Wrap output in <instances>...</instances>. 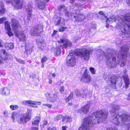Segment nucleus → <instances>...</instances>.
<instances>
[{
    "mask_svg": "<svg viewBox=\"0 0 130 130\" xmlns=\"http://www.w3.org/2000/svg\"><path fill=\"white\" fill-rule=\"evenodd\" d=\"M113 50H108L105 54L104 52L99 50L101 54L100 55H102L105 54L107 60V66L110 68L115 67L118 63L120 62L119 60H121L120 66L122 67L125 64V59L127 56V53L129 51L127 46L126 45H123L121 47L120 50L118 52L117 55V61H116V58L113 55L115 54L113 52Z\"/></svg>",
    "mask_w": 130,
    "mask_h": 130,
    "instance_id": "obj_1",
    "label": "nucleus"
},
{
    "mask_svg": "<svg viewBox=\"0 0 130 130\" xmlns=\"http://www.w3.org/2000/svg\"><path fill=\"white\" fill-rule=\"evenodd\" d=\"M108 112L105 110H101L94 112L91 116L85 118L83 125L78 130H90V126L92 124H98L105 120L107 117Z\"/></svg>",
    "mask_w": 130,
    "mask_h": 130,
    "instance_id": "obj_2",
    "label": "nucleus"
},
{
    "mask_svg": "<svg viewBox=\"0 0 130 130\" xmlns=\"http://www.w3.org/2000/svg\"><path fill=\"white\" fill-rule=\"evenodd\" d=\"M118 20L117 25L122 32L125 34H130V14H126L124 16L122 15L119 17H117L114 16H112L108 19L106 21V27L108 28L109 27L108 22L111 23L115 22Z\"/></svg>",
    "mask_w": 130,
    "mask_h": 130,
    "instance_id": "obj_3",
    "label": "nucleus"
},
{
    "mask_svg": "<svg viewBox=\"0 0 130 130\" xmlns=\"http://www.w3.org/2000/svg\"><path fill=\"white\" fill-rule=\"evenodd\" d=\"M111 109L110 112L112 116L111 119V121L113 123L117 125H121L120 122L119 121V119L120 117L119 115L117 114L116 113L117 112L120 108L119 105L113 104L111 107Z\"/></svg>",
    "mask_w": 130,
    "mask_h": 130,
    "instance_id": "obj_4",
    "label": "nucleus"
},
{
    "mask_svg": "<svg viewBox=\"0 0 130 130\" xmlns=\"http://www.w3.org/2000/svg\"><path fill=\"white\" fill-rule=\"evenodd\" d=\"M75 54L76 55H79L84 60L88 61L90 57L89 51L87 49H77L74 51Z\"/></svg>",
    "mask_w": 130,
    "mask_h": 130,
    "instance_id": "obj_5",
    "label": "nucleus"
},
{
    "mask_svg": "<svg viewBox=\"0 0 130 130\" xmlns=\"http://www.w3.org/2000/svg\"><path fill=\"white\" fill-rule=\"evenodd\" d=\"M5 50L2 49L0 53V64L3 63L6 59L11 58L12 56L11 55L6 53Z\"/></svg>",
    "mask_w": 130,
    "mask_h": 130,
    "instance_id": "obj_6",
    "label": "nucleus"
},
{
    "mask_svg": "<svg viewBox=\"0 0 130 130\" xmlns=\"http://www.w3.org/2000/svg\"><path fill=\"white\" fill-rule=\"evenodd\" d=\"M67 59V64L68 66L73 67L75 65V58L73 53H70L68 55Z\"/></svg>",
    "mask_w": 130,
    "mask_h": 130,
    "instance_id": "obj_7",
    "label": "nucleus"
},
{
    "mask_svg": "<svg viewBox=\"0 0 130 130\" xmlns=\"http://www.w3.org/2000/svg\"><path fill=\"white\" fill-rule=\"evenodd\" d=\"M43 30V27L42 25H38L35 27L30 31L31 35L34 36L39 35V33L41 32Z\"/></svg>",
    "mask_w": 130,
    "mask_h": 130,
    "instance_id": "obj_8",
    "label": "nucleus"
},
{
    "mask_svg": "<svg viewBox=\"0 0 130 130\" xmlns=\"http://www.w3.org/2000/svg\"><path fill=\"white\" fill-rule=\"evenodd\" d=\"M81 80L85 83H89L90 82L91 77L90 74L88 72L87 70H85Z\"/></svg>",
    "mask_w": 130,
    "mask_h": 130,
    "instance_id": "obj_9",
    "label": "nucleus"
},
{
    "mask_svg": "<svg viewBox=\"0 0 130 130\" xmlns=\"http://www.w3.org/2000/svg\"><path fill=\"white\" fill-rule=\"evenodd\" d=\"M49 0H35L36 3L37 7L40 9H43L45 8V3Z\"/></svg>",
    "mask_w": 130,
    "mask_h": 130,
    "instance_id": "obj_10",
    "label": "nucleus"
},
{
    "mask_svg": "<svg viewBox=\"0 0 130 130\" xmlns=\"http://www.w3.org/2000/svg\"><path fill=\"white\" fill-rule=\"evenodd\" d=\"M12 26L14 32L15 33H17L19 31V29L20 27L19 26L18 21L15 19H12L11 20Z\"/></svg>",
    "mask_w": 130,
    "mask_h": 130,
    "instance_id": "obj_11",
    "label": "nucleus"
},
{
    "mask_svg": "<svg viewBox=\"0 0 130 130\" xmlns=\"http://www.w3.org/2000/svg\"><path fill=\"white\" fill-rule=\"evenodd\" d=\"M11 5L15 9H19L22 8L23 4L20 0H13Z\"/></svg>",
    "mask_w": 130,
    "mask_h": 130,
    "instance_id": "obj_12",
    "label": "nucleus"
},
{
    "mask_svg": "<svg viewBox=\"0 0 130 130\" xmlns=\"http://www.w3.org/2000/svg\"><path fill=\"white\" fill-rule=\"evenodd\" d=\"M58 42L59 43L61 42L62 43L63 46L66 48L72 46V44L70 41L65 38L61 39L59 41H58Z\"/></svg>",
    "mask_w": 130,
    "mask_h": 130,
    "instance_id": "obj_13",
    "label": "nucleus"
},
{
    "mask_svg": "<svg viewBox=\"0 0 130 130\" xmlns=\"http://www.w3.org/2000/svg\"><path fill=\"white\" fill-rule=\"evenodd\" d=\"M118 80V78L115 76H111L108 80V82L111 85V87L112 88H115L116 87V84Z\"/></svg>",
    "mask_w": 130,
    "mask_h": 130,
    "instance_id": "obj_14",
    "label": "nucleus"
},
{
    "mask_svg": "<svg viewBox=\"0 0 130 130\" xmlns=\"http://www.w3.org/2000/svg\"><path fill=\"white\" fill-rule=\"evenodd\" d=\"M75 13L76 15H74L73 17L76 21L80 22L86 18V17L83 14L80 13H77V12H75Z\"/></svg>",
    "mask_w": 130,
    "mask_h": 130,
    "instance_id": "obj_15",
    "label": "nucleus"
},
{
    "mask_svg": "<svg viewBox=\"0 0 130 130\" xmlns=\"http://www.w3.org/2000/svg\"><path fill=\"white\" fill-rule=\"evenodd\" d=\"M120 117L121 119V125H124L126 122L130 121V116L128 115L123 114Z\"/></svg>",
    "mask_w": 130,
    "mask_h": 130,
    "instance_id": "obj_16",
    "label": "nucleus"
},
{
    "mask_svg": "<svg viewBox=\"0 0 130 130\" xmlns=\"http://www.w3.org/2000/svg\"><path fill=\"white\" fill-rule=\"evenodd\" d=\"M41 38L40 36H39L38 38H37L36 42L38 47L41 49H43L44 47L46 46V44L43 41L40 40Z\"/></svg>",
    "mask_w": 130,
    "mask_h": 130,
    "instance_id": "obj_17",
    "label": "nucleus"
},
{
    "mask_svg": "<svg viewBox=\"0 0 130 130\" xmlns=\"http://www.w3.org/2000/svg\"><path fill=\"white\" fill-rule=\"evenodd\" d=\"M30 119L29 115L24 114L20 119V122L21 123L25 124Z\"/></svg>",
    "mask_w": 130,
    "mask_h": 130,
    "instance_id": "obj_18",
    "label": "nucleus"
},
{
    "mask_svg": "<svg viewBox=\"0 0 130 130\" xmlns=\"http://www.w3.org/2000/svg\"><path fill=\"white\" fill-rule=\"evenodd\" d=\"M53 20L56 23L57 25L59 24H63L64 23V21L60 17H55L54 18Z\"/></svg>",
    "mask_w": 130,
    "mask_h": 130,
    "instance_id": "obj_19",
    "label": "nucleus"
},
{
    "mask_svg": "<svg viewBox=\"0 0 130 130\" xmlns=\"http://www.w3.org/2000/svg\"><path fill=\"white\" fill-rule=\"evenodd\" d=\"M16 36L18 37L21 41H25L26 39V36L24 34L21 32L19 31L16 34Z\"/></svg>",
    "mask_w": 130,
    "mask_h": 130,
    "instance_id": "obj_20",
    "label": "nucleus"
},
{
    "mask_svg": "<svg viewBox=\"0 0 130 130\" xmlns=\"http://www.w3.org/2000/svg\"><path fill=\"white\" fill-rule=\"evenodd\" d=\"M32 46L28 44H26L25 46V53L27 55L31 53L32 51Z\"/></svg>",
    "mask_w": 130,
    "mask_h": 130,
    "instance_id": "obj_21",
    "label": "nucleus"
},
{
    "mask_svg": "<svg viewBox=\"0 0 130 130\" xmlns=\"http://www.w3.org/2000/svg\"><path fill=\"white\" fill-rule=\"evenodd\" d=\"M90 106L89 104H87L86 105H84L80 109L83 113H87L89 111Z\"/></svg>",
    "mask_w": 130,
    "mask_h": 130,
    "instance_id": "obj_22",
    "label": "nucleus"
},
{
    "mask_svg": "<svg viewBox=\"0 0 130 130\" xmlns=\"http://www.w3.org/2000/svg\"><path fill=\"white\" fill-rule=\"evenodd\" d=\"M123 77L124 78L125 84L126 88L127 89L130 84V81L127 75H125L123 76Z\"/></svg>",
    "mask_w": 130,
    "mask_h": 130,
    "instance_id": "obj_23",
    "label": "nucleus"
},
{
    "mask_svg": "<svg viewBox=\"0 0 130 130\" xmlns=\"http://www.w3.org/2000/svg\"><path fill=\"white\" fill-rule=\"evenodd\" d=\"M20 116V114L16 112H13L12 114L11 118L13 121L14 122L15 119L18 118Z\"/></svg>",
    "mask_w": 130,
    "mask_h": 130,
    "instance_id": "obj_24",
    "label": "nucleus"
},
{
    "mask_svg": "<svg viewBox=\"0 0 130 130\" xmlns=\"http://www.w3.org/2000/svg\"><path fill=\"white\" fill-rule=\"evenodd\" d=\"M26 11L27 13H32V7L30 4H28L25 6Z\"/></svg>",
    "mask_w": 130,
    "mask_h": 130,
    "instance_id": "obj_25",
    "label": "nucleus"
},
{
    "mask_svg": "<svg viewBox=\"0 0 130 130\" xmlns=\"http://www.w3.org/2000/svg\"><path fill=\"white\" fill-rule=\"evenodd\" d=\"M6 48L7 50L12 49L14 48V46L11 43H6L5 44Z\"/></svg>",
    "mask_w": 130,
    "mask_h": 130,
    "instance_id": "obj_26",
    "label": "nucleus"
},
{
    "mask_svg": "<svg viewBox=\"0 0 130 130\" xmlns=\"http://www.w3.org/2000/svg\"><path fill=\"white\" fill-rule=\"evenodd\" d=\"M36 119L32 122V125L33 126H38L39 123L40 121V118L39 117H37Z\"/></svg>",
    "mask_w": 130,
    "mask_h": 130,
    "instance_id": "obj_27",
    "label": "nucleus"
},
{
    "mask_svg": "<svg viewBox=\"0 0 130 130\" xmlns=\"http://www.w3.org/2000/svg\"><path fill=\"white\" fill-rule=\"evenodd\" d=\"M0 6H1V9L0 10V15L3 14L5 12V9L4 8V5L3 2H0Z\"/></svg>",
    "mask_w": 130,
    "mask_h": 130,
    "instance_id": "obj_28",
    "label": "nucleus"
},
{
    "mask_svg": "<svg viewBox=\"0 0 130 130\" xmlns=\"http://www.w3.org/2000/svg\"><path fill=\"white\" fill-rule=\"evenodd\" d=\"M72 121V118L68 116H66L62 120V122L64 123L71 121Z\"/></svg>",
    "mask_w": 130,
    "mask_h": 130,
    "instance_id": "obj_29",
    "label": "nucleus"
},
{
    "mask_svg": "<svg viewBox=\"0 0 130 130\" xmlns=\"http://www.w3.org/2000/svg\"><path fill=\"white\" fill-rule=\"evenodd\" d=\"M57 96L55 94H53L51 95V97H50L49 99L50 101L52 102H53L56 100Z\"/></svg>",
    "mask_w": 130,
    "mask_h": 130,
    "instance_id": "obj_30",
    "label": "nucleus"
},
{
    "mask_svg": "<svg viewBox=\"0 0 130 130\" xmlns=\"http://www.w3.org/2000/svg\"><path fill=\"white\" fill-rule=\"evenodd\" d=\"M10 90L9 89L6 88H3L2 90V93L4 95H7L10 93Z\"/></svg>",
    "mask_w": 130,
    "mask_h": 130,
    "instance_id": "obj_31",
    "label": "nucleus"
},
{
    "mask_svg": "<svg viewBox=\"0 0 130 130\" xmlns=\"http://www.w3.org/2000/svg\"><path fill=\"white\" fill-rule=\"evenodd\" d=\"M61 53V49L59 47H57L55 52V55L56 56L59 55Z\"/></svg>",
    "mask_w": 130,
    "mask_h": 130,
    "instance_id": "obj_32",
    "label": "nucleus"
},
{
    "mask_svg": "<svg viewBox=\"0 0 130 130\" xmlns=\"http://www.w3.org/2000/svg\"><path fill=\"white\" fill-rule=\"evenodd\" d=\"M74 14H75L74 12H70L68 11H66L65 12V15L69 18H70Z\"/></svg>",
    "mask_w": 130,
    "mask_h": 130,
    "instance_id": "obj_33",
    "label": "nucleus"
},
{
    "mask_svg": "<svg viewBox=\"0 0 130 130\" xmlns=\"http://www.w3.org/2000/svg\"><path fill=\"white\" fill-rule=\"evenodd\" d=\"M57 9L59 11H60L62 10L66 11V10L67 8L64 6L59 5L58 6Z\"/></svg>",
    "mask_w": 130,
    "mask_h": 130,
    "instance_id": "obj_34",
    "label": "nucleus"
},
{
    "mask_svg": "<svg viewBox=\"0 0 130 130\" xmlns=\"http://www.w3.org/2000/svg\"><path fill=\"white\" fill-rule=\"evenodd\" d=\"M5 28L6 30L10 29L9 23L8 21L5 22Z\"/></svg>",
    "mask_w": 130,
    "mask_h": 130,
    "instance_id": "obj_35",
    "label": "nucleus"
},
{
    "mask_svg": "<svg viewBox=\"0 0 130 130\" xmlns=\"http://www.w3.org/2000/svg\"><path fill=\"white\" fill-rule=\"evenodd\" d=\"M32 101L28 100L26 101H23L22 102V103L23 104L25 105H26L27 104H29L31 105V104L32 103Z\"/></svg>",
    "mask_w": 130,
    "mask_h": 130,
    "instance_id": "obj_36",
    "label": "nucleus"
},
{
    "mask_svg": "<svg viewBox=\"0 0 130 130\" xmlns=\"http://www.w3.org/2000/svg\"><path fill=\"white\" fill-rule=\"evenodd\" d=\"M89 70L91 74L94 75L95 74L96 72V70L95 69L92 67H90L89 68Z\"/></svg>",
    "mask_w": 130,
    "mask_h": 130,
    "instance_id": "obj_37",
    "label": "nucleus"
},
{
    "mask_svg": "<svg viewBox=\"0 0 130 130\" xmlns=\"http://www.w3.org/2000/svg\"><path fill=\"white\" fill-rule=\"evenodd\" d=\"M109 74H107L106 73H105L104 74L103 77L105 80L108 82V80L109 79Z\"/></svg>",
    "mask_w": 130,
    "mask_h": 130,
    "instance_id": "obj_38",
    "label": "nucleus"
},
{
    "mask_svg": "<svg viewBox=\"0 0 130 130\" xmlns=\"http://www.w3.org/2000/svg\"><path fill=\"white\" fill-rule=\"evenodd\" d=\"M7 30V34L9 36H13V34L11 31V29H9L6 30Z\"/></svg>",
    "mask_w": 130,
    "mask_h": 130,
    "instance_id": "obj_39",
    "label": "nucleus"
},
{
    "mask_svg": "<svg viewBox=\"0 0 130 130\" xmlns=\"http://www.w3.org/2000/svg\"><path fill=\"white\" fill-rule=\"evenodd\" d=\"M73 96V93H71L69 95L68 97L66 99V101L67 102H68L72 98Z\"/></svg>",
    "mask_w": 130,
    "mask_h": 130,
    "instance_id": "obj_40",
    "label": "nucleus"
},
{
    "mask_svg": "<svg viewBox=\"0 0 130 130\" xmlns=\"http://www.w3.org/2000/svg\"><path fill=\"white\" fill-rule=\"evenodd\" d=\"M10 108L12 110H15L17 109L19 107L17 105H11L10 106Z\"/></svg>",
    "mask_w": 130,
    "mask_h": 130,
    "instance_id": "obj_41",
    "label": "nucleus"
},
{
    "mask_svg": "<svg viewBox=\"0 0 130 130\" xmlns=\"http://www.w3.org/2000/svg\"><path fill=\"white\" fill-rule=\"evenodd\" d=\"M62 118V116L61 115H59L56 116L55 118V120L56 121L59 120L61 119Z\"/></svg>",
    "mask_w": 130,
    "mask_h": 130,
    "instance_id": "obj_42",
    "label": "nucleus"
},
{
    "mask_svg": "<svg viewBox=\"0 0 130 130\" xmlns=\"http://www.w3.org/2000/svg\"><path fill=\"white\" fill-rule=\"evenodd\" d=\"M32 103L31 104V105L34 104H37L38 105H40L41 104V102H36V101H32Z\"/></svg>",
    "mask_w": 130,
    "mask_h": 130,
    "instance_id": "obj_43",
    "label": "nucleus"
},
{
    "mask_svg": "<svg viewBox=\"0 0 130 130\" xmlns=\"http://www.w3.org/2000/svg\"><path fill=\"white\" fill-rule=\"evenodd\" d=\"M83 92V91H81L80 92L77 91L76 92V94L77 96H81L83 95L82 93Z\"/></svg>",
    "mask_w": 130,
    "mask_h": 130,
    "instance_id": "obj_44",
    "label": "nucleus"
},
{
    "mask_svg": "<svg viewBox=\"0 0 130 130\" xmlns=\"http://www.w3.org/2000/svg\"><path fill=\"white\" fill-rule=\"evenodd\" d=\"M15 59L17 61L21 63L22 64H24V62L23 60H20V59L17 58H15Z\"/></svg>",
    "mask_w": 130,
    "mask_h": 130,
    "instance_id": "obj_45",
    "label": "nucleus"
},
{
    "mask_svg": "<svg viewBox=\"0 0 130 130\" xmlns=\"http://www.w3.org/2000/svg\"><path fill=\"white\" fill-rule=\"evenodd\" d=\"M28 14L27 17V19L28 20H30L32 16V13H27Z\"/></svg>",
    "mask_w": 130,
    "mask_h": 130,
    "instance_id": "obj_46",
    "label": "nucleus"
},
{
    "mask_svg": "<svg viewBox=\"0 0 130 130\" xmlns=\"http://www.w3.org/2000/svg\"><path fill=\"white\" fill-rule=\"evenodd\" d=\"M47 60V58L46 57H43L41 59V62L42 63L45 62Z\"/></svg>",
    "mask_w": 130,
    "mask_h": 130,
    "instance_id": "obj_47",
    "label": "nucleus"
},
{
    "mask_svg": "<svg viewBox=\"0 0 130 130\" xmlns=\"http://www.w3.org/2000/svg\"><path fill=\"white\" fill-rule=\"evenodd\" d=\"M43 105L44 106H47L50 108H51L52 106V105L49 104H44Z\"/></svg>",
    "mask_w": 130,
    "mask_h": 130,
    "instance_id": "obj_48",
    "label": "nucleus"
},
{
    "mask_svg": "<svg viewBox=\"0 0 130 130\" xmlns=\"http://www.w3.org/2000/svg\"><path fill=\"white\" fill-rule=\"evenodd\" d=\"M67 28L66 27H62L59 29V31L60 32H63Z\"/></svg>",
    "mask_w": 130,
    "mask_h": 130,
    "instance_id": "obj_49",
    "label": "nucleus"
},
{
    "mask_svg": "<svg viewBox=\"0 0 130 130\" xmlns=\"http://www.w3.org/2000/svg\"><path fill=\"white\" fill-rule=\"evenodd\" d=\"M6 18L5 17L2 18H0V24L2 23L4 21L6 20Z\"/></svg>",
    "mask_w": 130,
    "mask_h": 130,
    "instance_id": "obj_50",
    "label": "nucleus"
},
{
    "mask_svg": "<svg viewBox=\"0 0 130 130\" xmlns=\"http://www.w3.org/2000/svg\"><path fill=\"white\" fill-rule=\"evenodd\" d=\"M3 116L5 117H7L8 116V114L7 112L4 111L3 113Z\"/></svg>",
    "mask_w": 130,
    "mask_h": 130,
    "instance_id": "obj_51",
    "label": "nucleus"
},
{
    "mask_svg": "<svg viewBox=\"0 0 130 130\" xmlns=\"http://www.w3.org/2000/svg\"><path fill=\"white\" fill-rule=\"evenodd\" d=\"M31 110L30 109H28L27 110V115H29L30 116V118L31 116Z\"/></svg>",
    "mask_w": 130,
    "mask_h": 130,
    "instance_id": "obj_52",
    "label": "nucleus"
},
{
    "mask_svg": "<svg viewBox=\"0 0 130 130\" xmlns=\"http://www.w3.org/2000/svg\"><path fill=\"white\" fill-rule=\"evenodd\" d=\"M51 75H50L48 76V79L49 80V83L50 84H51L52 82V80L51 78Z\"/></svg>",
    "mask_w": 130,
    "mask_h": 130,
    "instance_id": "obj_53",
    "label": "nucleus"
},
{
    "mask_svg": "<svg viewBox=\"0 0 130 130\" xmlns=\"http://www.w3.org/2000/svg\"><path fill=\"white\" fill-rule=\"evenodd\" d=\"M64 91V87L63 86L61 87L60 89V92H63Z\"/></svg>",
    "mask_w": 130,
    "mask_h": 130,
    "instance_id": "obj_54",
    "label": "nucleus"
},
{
    "mask_svg": "<svg viewBox=\"0 0 130 130\" xmlns=\"http://www.w3.org/2000/svg\"><path fill=\"white\" fill-rule=\"evenodd\" d=\"M39 128L38 126H33L31 128V130H38Z\"/></svg>",
    "mask_w": 130,
    "mask_h": 130,
    "instance_id": "obj_55",
    "label": "nucleus"
},
{
    "mask_svg": "<svg viewBox=\"0 0 130 130\" xmlns=\"http://www.w3.org/2000/svg\"><path fill=\"white\" fill-rule=\"evenodd\" d=\"M99 13L101 15H102L105 18H106V17L104 15V14L103 12L102 11H100L99 12Z\"/></svg>",
    "mask_w": 130,
    "mask_h": 130,
    "instance_id": "obj_56",
    "label": "nucleus"
},
{
    "mask_svg": "<svg viewBox=\"0 0 130 130\" xmlns=\"http://www.w3.org/2000/svg\"><path fill=\"white\" fill-rule=\"evenodd\" d=\"M107 130H119L117 129L116 128H111L110 127L109 128H108Z\"/></svg>",
    "mask_w": 130,
    "mask_h": 130,
    "instance_id": "obj_57",
    "label": "nucleus"
},
{
    "mask_svg": "<svg viewBox=\"0 0 130 130\" xmlns=\"http://www.w3.org/2000/svg\"><path fill=\"white\" fill-rule=\"evenodd\" d=\"M3 42V40L1 39H0V47H3V45L2 44Z\"/></svg>",
    "mask_w": 130,
    "mask_h": 130,
    "instance_id": "obj_58",
    "label": "nucleus"
},
{
    "mask_svg": "<svg viewBox=\"0 0 130 130\" xmlns=\"http://www.w3.org/2000/svg\"><path fill=\"white\" fill-rule=\"evenodd\" d=\"M47 130H56V127H54L51 128H49L47 129Z\"/></svg>",
    "mask_w": 130,
    "mask_h": 130,
    "instance_id": "obj_59",
    "label": "nucleus"
},
{
    "mask_svg": "<svg viewBox=\"0 0 130 130\" xmlns=\"http://www.w3.org/2000/svg\"><path fill=\"white\" fill-rule=\"evenodd\" d=\"M12 0H6V2L7 3H11V2H12Z\"/></svg>",
    "mask_w": 130,
    "mask_h": 130,
    "instance_id": "obj_60",
    "label": "nucleus"
},
{
    "mask_svg": "<svg viewBox=\"0 0 130 130\" xmlns=\"http://www.w3.org/2000/svg\"><path fill=\"white\" fill-rule=\"evenodd\" d=\"M67 128V126H63L62 127V130H66V129Z\"/></svg>",
    "mask_w": 130,
    "mask_h": 130,
    "instance_id": "obj_61",
    "label": "nucleus"
},
{
    "mask_svg": "<svg viewBox=\"0 0 130 130\" xmlns=\"http://www.w3.org/2000/svg\"><path fill=\"white\" fill-rule=\"evenodd\" d=\"M57 31H55L54 30V32L52 34V35H54L56 34L57 32Z\"/></svg>",
    "mask_w": 130,
    "mask_h": 130,
    "instance_id": "obj_62",
    "label": "nucleus"
},
{
    "mask_svg": "<svg viewBox=\"0 0 130 130\" xmlns=\"http://www.w3.org/2000/svg\"><path fill=\"white\" fill-rule=\"evenodd\" d=\"M126 1L128 4L130 6V0H126Z\"/></svg>",
    "mask_w": 130,
    "mask_h": 130,
    "instance_id": "obj_63",
    "label": "nucleus"
},
{
    "mask_svg": "<svg viewBox=\"0 0 130 130\" xmlns=\"http://www.w3.org/2000/svg\"><path fill=\"white\" fill-rule=\"evenodd\" d=\"M128 98H127L128 100H130V92L128 95Z\"/></svg>",
    "mask_w": 130,
    "mask_h": 130,
    "instance_id": "obj_64",
    "label": "nucleus"
}]
</instances>
